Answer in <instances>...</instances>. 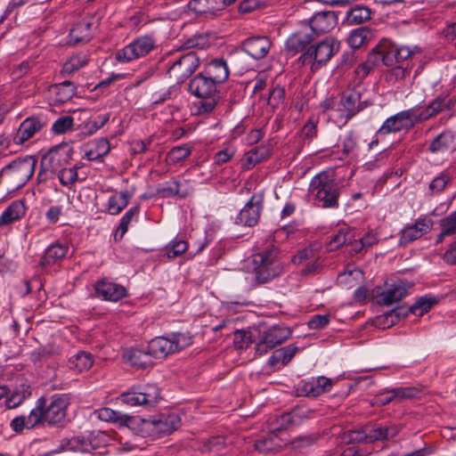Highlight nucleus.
I'll list each match as a JSON object with an SVG mask.
<instances>
[{
	"label": "nucleus",
	"instance_id": "ea45409f",
	"mask_svg": "<svg viewBox=\"0 0 456 456\" xmlns=\"http://www.w3.org/2000/svg\"><path fill=\"white\" fill-rule=\"evenodd\" d=\"M454 140V134L450 130H444L436 135L428 146V151L432 153L443 152L447 151Z\"/></svg>",
	"mask_w": 456,
	"mask_h": 456
},
{
	"label": "nucleus",
	"instance_id": "cd10ccee",
	"mask_svg": "<svg viewBox=\"0 0 456 456\" xmlns=\"http://www.w3.org/2000/svg\"><path fill=\"white\" fill-rule=\"evenodd\" d=\"M147 346L154 359L165 358L168 354H175L170 336L156 337Z\"/></svg>",
	"mask_w": 456,
	"mask_h": 456
},
{
	"label": "nucleus",
	"instance_id": "0eeeda50",
	"mask_svg": "<svg viewBox=\"0 0 456 456\" xmlns=\"http://www.w3.org/2000/svg\"><path fill=\"white\" fill-rule=\"evenodd\" d=\"M291 336V330L282 324L269 327H260L255 338L256 354L263 355L281 345Z\"/></svg>",
	"mask_w": 456,
	"mask_h": 456
},
{
	"label": "nucleus",
	"instance_id": "0e129e2a",
	"mask_svg": "<svg viewBox=\"0 0 456 456\" xmlns=\"http://www.w3.org/2000/svg\"><path fill=\"white\" fill-rule=\"evenodd\" d=\"M77 166L69 168H62L59 171L58 178L63 186H69L75 183L77 180Z\"/></svg>",
	"mask_w": 456,
	"mask_h": 456
},
{
	"label": "nucleus",
	"instance_id": "a878e982",
	"mask_svg": "<svg viewBox=\"0 0 456 456\" xmlns=\"http://www.w3.org/2000/svg\"><path fill=\"white\" fill-rule=\"evenodd\" d=\"M94 414L97 419L102 421L112 422L121 427H129L130 424L134 423L137 420L135 417L123 414L107 407L95 410Z\"/></svg>",
	"mask_w": 456,
	"mask_h": 456
},
{
	"label": "nucleus",
	"instance_id": "6e6552de",
	"mask_svg": "<svg viewBox=\"0 0 456 456\" xmlns=\"http://www.w3.org/2000/svg\"><path fill=\"white\" fill-rule=\"evenodd\" d=\"M122 403L134 407H154L161 399L160 390L155 384H143L133 387L119 395Z\"/></svg>",
	"mask_w": 456,
	"mask_h": 456
},
{
	"label": "nucleus",
	"instance_id": "7ed1b4c3",
	"mask_svg": "<svg viewBox=\"0 0 456 456\" xmlns=\"http://www.w3.org/2000/svg\"><path fill=\"white\" fill-rule=\"evenodd\" d=\"M309 191L320 207L338 208L340 192L332 172L322 171L315 175L310 182Z\"/></svg>",
	"mask_w": 456,
	"mask_h": 456
},
{
	"label": "nucleus",
	"instance_id": "f257e3e1",
	"mask_svg": "<svg viewBox=\"0 0 456 456\" xmlns=\"http://www.w3.org/2000/svg\"><path fill=\"white\" fill-rule=\"evenodd\" d=\"M218 86L202 72L198 73L190 80L188 91L198 98L191 109L193 115L208 114L216 109L220 99Z\"/></svg>",
	"mask_w": 456,
	"mask_h": 456
},
{
	"label": "nucleus",
	"instance_id": "7c9ffc66",
	"mask_svg": "<svg viewBox=\"0 0 456 456\" xmlns=\"http://www.w3.org/2000/svg\"><path fill=\"white\" fill-rule=\"evenodd\" d=\"M367 429V440L369 444L376 441H385L389 438L395 437L398 433L399 429L396 426H366Z\"/></svg>",
	"mask_w": 456,
	"mask_h": 456
},
{
	"label": "nucleus",
	"instance_id": "4c0bfd02",
	"mask_svg": "<svg viewBox=\"0 0 456 456\" xmlns=\"http://www.w3.org/2000/svg\"><path fill=\"white\" fill-rule=\"evenodd\" d=\"M370 17L371 11L370 8L357 4L346 12V21L348 25H359L370 20Z\"/></svg>",
	"mask_w": 456,
	"mask_h": 456
},
{
	"label": "nucleus",
	"instance_id": "864d4df0",
	"mask_svg": "<svg viewBox=\"0 0 456 456\" xmlns=\"http://www.w3.org/2000/svg\"><path fill=\"white\" fill-rule=\"evenodd\" d=\"M56 97L61 102H66L69 101L75 94L77 87L69 80H65L55 86Z\"/></svg>",
	"mask_w": 456,
	"mask_h": 456
},
{
	"label": "nucleus",
	"instance_id": "72a5a7b5",
	"mask_svg": "<svg viewBox=\"0 0 456 456\" xmlns=\"http://www.w3.org/2000/svg\"><path fill=\"white\" fill-rule=\"evenodd\" d=\"M298 347L294 345H289L287 346L275 350L268 359V365L274 367L281 363L282 366H286L297 353Z\"/></svg>",
	"mask_w": 456,
	"mask_h": 456
},
{
	"label": "nucleus",
	"instance_id": "338daca9",
	"mask_svg": "<svg viewBox=\"0 0 456 456\" xmlns=\"http://www.w3.org/2000/svg\"><path fill=\"white\" fill-rule=\"evenodd\" d=\"M348 235L349 232H345L343 229L339 230L337 234L330 237L328 244L329 249L332 251L338 249L346 243H351V236L349 237Z\"/></svg>",
	"mask_w": 456,
	"mask_h": 456
},
{
	"label": "nucleus",
	"instance_id": "a19ab883",
	"mask_svg": "<svg viewBox=\"0 0 456 456\" xmlns=\"http://www.w3.org/2000/svg\"><path fill=\"white\" fill-rule=\"evenodd\" d=\"M312 411L306 407H296L290 412L283 413L281 416V428H288L290 425H297L303 419L310 417Z\"/></svg>",
	"mask_w": 456,
	"mask_h": 456
},
{
	"label": "nucleus",
	"instance_id": "ddd939ff",
	"mask_svg": "<svg viewBox=\"0 0 456 456\" xmlns=\"http://www.w3.org/2000/svg\"><path fill=\"white\" fill-rule=\"evenodd\" d=\"M415 126L411 110L399 111L387 118L378 129V134H396L401 131L408 132Z\"/></svg>",
	"mask_w": 456,
	"mask_h": 456
},
{
	"label": "nucleus",
	"instance_id": "f03ea898",
	"mask_svg": "<svg viewBox=\"0 0 456 456\" xmlns=\"http://www.w3.org/2000/svg\"><path fill=\"white\" fill-rule=\"evenodd\" d=\"M279 247L273 242L252 256V282L255 286L265 284L280 274L277 260L280 256Z\"/></svg>",
	"mask_w": 456,
	"mask_h": 456
},
{
	"label": "nucleus",
	"instance_id": "c756f323",
	"mask_svg": "<svg viewBox=\"0 0 456 456\" xmlns=\"http://www.w3.org/2000/svg\"><path fill=\"white\" fill-rule=\"evenodd\" d=\"M92 23L83 20L77 22L69 31L68 44L77 45L81 43H86L92 38Z\"/></svg>",
	"mask_w": 456,
	"mask_h": 456
},
{
	"label": "nucleus",
	"instance_id": "37998d69",
	"mask_svg": "<svg viewBox=\"0 0 456 456\" xmlns=\"http://www.w3.org/2000/svg\"><path fill=\"white\" fill-rule=\"evenodd\" d=\"M88 63L86 55L79 53L69 58L63 64L61 70L62 77H69Z\"/></svg>",
	"mask_w": 456,
	"mask_h": 456
},
{
	"label": "nucleus",
	"instance_id": "bf43d9fd",
	"mask_svg": "<svg viewBox=\"0 0 456 456\" xmlns=\"http://www.w3.org/2000/svg\"><path fill=\"white\" fill-rule=\"evenodd\" d=\"M170 338L175 353L188 347L192 343V337L189 333H172Z\"/></svg>",
	"mask_w": 456,
	"mask_h": 456
},
{
	"label": "nucleus",
	"instance_id": "e433bc0d",
	"mask_svg": "<svg viewBox=\"0 0 456 456\" xmlns=\"http://www.w3.org/2000/svg\"><path fill=\"white\" fill-rule=\"evenodd\" d=\"M109 436L105 432L94 430L86 436L87 452L102 454L104 449L109 443Z\"/></svg>",
	"mask_w": 456,
	"mask_h": 456
},
{
	"label": "nucleus",
	"instance_id": "9d476101",
	"mask_svg": "<svg viewBox=\"0 0 456 456\" xmlns=\"http://www.w3.org/2000/svg\"><path fill=\"white\" fill-rule=\"evenodd\" d=\"M141 421L142 431L147 432L154 438L171 434L181 424V419L176 413H162L149 419H141Z\"/></svg>",
	"mask_w": 456,
	"mask_h": 456
},
{
	"label": "nucleus",
	"instance_id": "9b49d317",
	"mask_svg": "<svg viewBox=\"0 0 456 456\" xmlns=\"http://www.w3.org/2000/svg\"><path fill=\"white\" fill-rule=\"evenodd\" d=\"M200 65V58L194 51L181 54L167 69V75L177 84L183 83Z\"/></svg>",
	"mask_w": 456,
	"mask_h": 456
},
{
	"label": "nucleus",
	"instance_id": "bb28decb",
	"mask_svg": "<svg viewBox=\"0 0 456 456\" xmlns=\"http://www.w3.org/2000/svg\"><path fill=\"white\" fill-rule=\"evenodd\" d=\"M69 247L66 244L56 241L48 246L42 257L39 265L42 267L50 266L63 259L67 255Z\"/></svg>",
	"mask_w": 456,
	"mask_h": 456
},
{
	"label": "nucleus",
	"instance_id": "69168bd1",
	"mask_svg": "<svg viewBox=\"0 0 456 456\" xmlns=\"http://www.w3.org/2000/svg\"><path fill=\"white\" fill-rule=\"evenodd\" d=\"M30 395H31L30 386L26 383H21L14 390L12 397L10 398V402L13 403V406H17V405L20 404L26 398L29 397Z\"/></svg>",
	"mask_w": 456,
	"mask_h": 456
},
{
	"label": "nucleus",
	"instance_id": "052dcab7",
	"mask_svg": "<svg viewBox=\"0 0 456 456\" xmlns=\"http://www.w3.org/2000/svg\"><path fill=\"white\" fill-rule=\"evenodd\" d=\"M410 110H411V115L415 125L425 122L436 117L428 104L423 108H421L419 105H416Z\"/></svg>",
	"mask_w": 456,
	"mask_h": 456
},
{
	"label": "nucleus",
	"instance_id": "412c9836",
	"mask_svg": "<svg viewBox=\"0 0 456 456\" xmlns=\"http://www.w3.org/2000/svg\"><path fill=\"white\" fill-rule=\"evenodd\" d=\"M272 42L267 37H252L241 43V52L254 60L264 59L269 53Z\"/></svg>",
	"mask_w": 456,
	"mask_h": 456
},
{
	"label": "nucleus",
	"instance_id": "680f3d73",
	"mask_svg": "<svg viewBox=\"0 0 456 456\" xmlns=\"http://www.w3.org/2000/svg\"><path fill=\"white\" fill-rule=\"evenodd\" d=\"M59 163L60 159L57 153H49L45 155L41 159L38 175H41L43 172L54 173L58 168Z\"/></svg>",
	"mask_w": 456,
	"mask_h": 456
},
{
	"label": "nucleus",
	"instance_id": "393cba45",
	"mask_svg": "<svg viewBox=\"0 0 456 456\" xmlns=\"http://www.w3.org/2000/svg\"><path fill=\"white\" fill-rule=\"evenodd\" d=\"M376 51L380 55V61L384 65L390 67L399 63V45L390 41L389 39L383 38L375 46Z\"/></svg>",
	"mask_w": 456,
	"mask_h": 456
},
{
	"label": "nucleus",
	"instance_id": "603ef678",
	"mask_svg": "<svg viewBox=\"0 0 456 456\" xmlns=\"http://www.w3.org/2000/svg\"><path fill=\"white\" fill-rule=\"evenodd\" d=\"M452 176L447 171L441 172L429 183L428 191L430 195L440 194L451 182Z\"/></svg>",
	"mask_w": 456,
	"mask_h": 456
},
{
	"label": "nucleus",
	"instance_id": "774afa93",
	"mask_svg": "<svg viewBox=\"0 0 456 456\" xmlns=\"http://www.w3.org/2000/svg\"><path fill=\"white\" fill-rule=\"evenodd\" d=\"M441 229L444 231V234L448 236L456 233V210L452 212L449 216L440 220Z\"/></svg>",
	"mask_w": 456,
	"mask_h": 456
},
{
	"label": "nucleus",
	"instance_id": "de8ad7c7",
	"mask_svg": "<svg viewBox=\"0 0 456 456\" xmlns=\"http://www.w3.org/2000/svg\"><path fill=\"white\" fill-rule=\"evenodd\" d=\"M380 61V55L376 51L375 47L370 51L368 54V57L365 61L360 64L356 69L355 73L362 78L367 77L370 72L377 66V64Z\"/></svg>",
	"mask_w": 456,
	"mask_h": 456
},
{
	"label": "nucleus",
	"instance_id": "a211bd4d",
	"mask_svg": "<svg viewBox=\"0 0 456 456\" xmlns=\"http://www.w3.org/2000/svg\"><path fill=\"white\" fill-rule=\"evenodd\" d=\"M419 390L413 387H398L381 389L374 397V404L385 406L394 401H403L416 397Z\"/></svg>",
	"mask_w": 456,
	"mask_h": 456
},
{
	"label": "nucleus",
	"instance_id": "58836bf2",
	"mask_svg": "<svg viewBox=\"0 0 456 456\" xmlns=\"http://www.w3.org/2000/svg\"><path fill=\"white\" fill-rule=\"evenodd\" d=\"M94 363L92 354L86 351H79L69 359V368L70 370L82 372L88 370Z\"/></svg>",
	"mask_w": 456,
	"mask_h": 456
},
{
	"label": "nucleus",
	"instance_id": "1a4fd4ad",
	"mask_svg": "<svg viewBox=\"0 0 456 456\" xmlns=\"http://www.w3.org/2000/svg\"><path fill=\"white\" fill-rule=\"evenodd\" d=\"M156 48V37L152 35H142L117 51L115 58L118 62L126 63L147 56Z\"/></svg>",
	"mask_w": 456,
	"mask_h": 456
},
{
	"label": "nucleus",
	"instance_id": "8fccbe9b",
	"mask_svg": "<svg viewBox=\"0 0 456 456\" xmlns=\"http://www.w3.org/2000/svg\"><path fill=\"white\" fill-rule=\"evenodd\" d=\"M281 447L279 439L272 434L262 436L255 442V448L259 452H269L276 451Z\"/></svg>",
	"mask_w": 456,
	"mask_h": 456
},
{
	"label": "nucleus",
	"instance_id": "09e8293b",
	"mask_svg": "<svg viewBox=\"0 0 456 456\" xmlns=\"http://www.w3.org/2000/svg\"><path fill=\"white\" fill-rule=\"evenodd\" d=\"M188 249V242L183 239H174L172 240L165 248L164 254L169 259H174L183 253Z\"/></svg>",
	"mask_w": 456,
	"mask_h": 456
},
{
	"label": "nucleus",
	"instance_id": "3c124183",
	"mask_svg": "<svg viewBox=\"0 0 456 456\" xmlns=\"http://www.w3.org/2000/svg\"><path fill=\"white\" fill-rule=\"evenodd\" d=\"M270 153V149L266 145L256 146L246 153L247 164L252 167L257 163L265 159Z\"/></svg>",
	"mask_w": 456,
	"mask_h": 456
},
{
	"label": "nucleus",
	"instance_id": "6e6d98bb",
	"mask_svg": "<svg viewBox=\"0 0 456 456\" xmlns=\"http://www.w3.org/2000/svg\"><path fill=\"white\" fill-rule=\"evenodd\" d=\"M191 153V147L188 144H182L173 147L167 153V159L173 164L185 159Z\"/></svg>",
	"mask_w": 456,
	"mask_h": 456
},
{
	"label": "nucleus",
	"instance_id": "20e7f679",
	"mask_svg": "<svg viewBox=\"0 0 456 456\" xmlns=\"http://www.w3.org/2000/svg\"><path fill=\"white\" fill-rule=\"evenodd\" d=\"M69 401L70 397L67 394L53 395L49 403H46L45 397L38 398L34 410L39 412V426L46 423L51 427H62Z\"/></svg>",
	"mask_w": 456,
	"mask_h": 456
},
{
	"label": "nucleus",
	"instance_id": "c03bdc74",
	"mask_svg": "<svg viewBox=\"0 0 456 456\" xmlns=\"http://www.w3.org/2000/svg\"><path fill=\"white\" fill-rule=\"evenodd\" d=\"M129 193L127 191H120L119 193L111 195L109 198L107 204V211L110 215L119 214L129 202Z\"/></svg>",
	"mask_w": 456,
	"mask_h": 456
},
{
	"label": "nucleus",
	"instance_id": "c85d7f7f",
	"mask_svg": "<svg viewBox=\"0 0 456 456\" xmlns=\"http://www.w3.org/2000/svg\"><path fill=\"white\" fill-rule=\"evenodd\" d=\"M110 118V113H104L98 115L94 118H89L87 121L80 124L77 128V130L79 131L77 135L80 136V140L95 134L108 123Z\"/></svg>",
	"mask_w": 456,
	"mask_h": 456
},
{
	"label": "nucleus",
	"instance_id": "4be33fe9",
	"mask_svg": "<svg viewBox=\"0 0 456 456\" xmlns=\"http://www.w3.org/2000/svg\"><path fill=\"white\" fill-rule=\"evenodd\" d=\"M217 86L224 84L229 77L230 70L224 58H216L208 62L201 71Z\"/></svg>",
	"mask_w": 456,
	"mask_h": 456
},
{
	"label": "nucleus",
	"instance_id": "dca6fc26",
	"mask_svg": "<svg viewBox=\"0 0 456 456\" xmlns=\"http://www.w3.org/2000/svg\"><path fill=\"white\" fill-rule=\"evenodd\" d=\"M263 195L254 194L240 211L235 218V223L243 226L252 227L256 225L260 218L263 208Z\"/></svg>",
	"mask_w": 456,
	"mask_h": 456
},
{
	"label": "nucleus",
	"instance_id": "423d86ee",
	"mask_svg": "<svg viewBox=\"0 0 456 456\" xmlns=\"http://www.w3.org/2000/svg\"><path fill=\"white\" fill-rule=\"evenodd\" d=\"M37 162V159L32 155L18 158L4 166L0 175L4 177L13 189H20L33 176Z\"/></svg>",
	"mask_w": 456,
	"mask_h": 456
},
{
	"label": "nucleus",
	"instance_id": "473e14b6",
	"mask_svg": "<svg viewBox=\"0 0 456 456\" xmlns=\"http://www.w3.org/2000/svg\"><path fill=\"white\" fill-rule=\"evenodd\" d=\"M39 419V412L35 411L33 408L27 417L20 415L12 419L10 427L15 433H21L24 428L32 429L38 427Z\"/></svg>",
	"mask_w": 456,
	"mask_h": 456
},
{
	"label": "nucleus",
	"instance_id": "4d7b16f0",
	"mask_svg": "<svg viewBox=\"0 0 456 456\" xmlns=\"http://www.w3.org/2000/svg\"><path fill=\"white\" fill-rule=\"evenodd\" d=\"M316 434L300 436L293 439L291 446L294 450L304 451L316 444L319 439Z\"/></svg>",
	"mask_w": 456,
	"mask_h": 456
},
{
	"label": "nucleus",
	"instance_id": "f3484780",
	"mask_svg": "<svg viewBox=\"0 0 456 456\" xmlns=\"http://www.w3.org/2000/svg\"><path fill=\"white\" fill-rule=\"evenodd\" d=\"M94 291L99 298L110 302H118L128 296L126 287L109 278L98 280L94 284Z\"/></svg>",
	"mask_w": 456,
	"mask_h": 456
},
{
	"label": "nucleus",
	"instance_id": "2f4dec72",
	"mask_svg": "<svg viewBox=\"0 0 456 456\" xmlns=\"http://www.w3.org/2000/svg\"><path fill=\"white\" fill-rule=\"evenodd\" d=\"M26 213V207L22 200L12 201L0 216V226L11 224L20 220Z\"/></svg>",
	"mask_w": 456,
	"mask_h": 456
},
{
	"label": "nucleus",
	"instance_id": "5701e85b",
	"mask_svg": "<svg viewBox=\"0 0 456 456\" xmlns=\"http://www.w3.org/2000/svg\"><path fill=\"white\" fill-rule=\"evenodd\" d=\"M124 359L127 363L136 368L144 369L154 364V357L150 354L148 346L126 350L124 354Z\"/></svg>",
	"mask_w": 456,
	"mask_h": 456
},
{
	"label": "nucleus",
	"instance_id": "4468645a",
	"mask_svg": "<svg viewBox=\"0 0 456 456\" xmlns=\"http://www.w3.org/2000/svg\"><path fill=\"white\" fill-rule=\"evenodd\" d=\"M314 35L307 25L302 27L290 34L285 42V52L290 55L295 56L298 53L306 52L314 42Z\"/></svg>",
	"mask_w": 456,
	"mask_h": 456
},
{
	"label": "nucleus",
	"instance_id": "f704fd0d",
	"mask_svg": "<svg viewBox=\"0 0 456 456\" xmlns=\"http://www.w3.org/2000/svg\"><path fill=\"white\" fill-rule=\"evenodd\" d=\"M91 148L86 151V158L91 161H102V158L110 151V142L106 138H99L90 144Z\"/></svg>",
	"mask_w": 456,
	"mask_h": 456
},
{
	"label": "nucleus",
	"instance_id": "5fc2aeb1",
	"mask_svg": "<svg viewBox=\"0 0 456 456\" xmlns=\"http://www.w3.org/2000/svg\"><path fill=\"white\" fill-rule=\"evenodd\" d=\"M297 391L301 396L317 397L320 395L318 386L316 384V379L301 380L297 385Z\"/></svg>",
	"mask_w": 456,
	"mask_h": 456
},
{
	"label": "nucleus",
	"instance_id": "b1692460",
	"mask_svg": "<svg viewBox=\"0 0 456 456\" xmlns=\"http://www.w3.org/2000/svg\"><path fill=\"white\" fill-rule=\"evenodd\" d=\"M410 285L399 281L389 285L377 298V302L380 305H391L400 301L408 293Z\"/></svg>",
	"mask_w": 456,
	"mask_h": 456
},
{
	"label": "nucleus",
	"instance_id": "2eb2a0df",
	"mask_svg": "<svg viewBox=\"0 0 456 456\" xmlns=\"http://www.w3.org/2000/svg\"><path fill=\"white\" fill-rule=\"evenodd\" d=\"M433 227V220L427 216H419L414 224L404 226L400 232L398 245L404 247L428 233Z\"/></svg>",
	"mask_w": 456,
	"mask_h": 456
},
{
	"label": "nucleus",
	"instance_id": "39448f33",
	"mask_svg": "<svg viewBox=\"0 0 456 456\" xmlns=\"http://www.w3.org/2000/svg\"><path fill=\"white\" fill-rule=\"evenodd\" d=\"M340 49V42L332 37H327L322 41L312 44L297 59L302 66H310L311 70H317L325 65Z\"/></svg>",
	"mask_w": 456,
	"mask_h": 456
},
{
	"label": "nucleus",
	"instance_id": "6ab92c4d",
	"mask_svg": "<svg viewBox=\"0 0 456 456\" xmlns=\"http://www.w3.org/2000/svg\"><path fill=\"white\" fill-rule=\"evenodd\" d=\"M46 126V119L43 116H31L24 119L20 125L13 141L16 144H23L40 132Z\"/></svg>",
	"mask_w": 456,
	"mask_h": 456
},
{
	"label": "nucleus",
	"instance_id": "aec40b11",
	"mask_svg": "<svg viewBox=\"0 0 456 456\" xmlns=\"http://www.w3.org/2000/svg\"><path fill=\"white\" fill-rule=\"evenodd\" d=\"M338 23L337 15L332 11H321L315 12L307 22L313 35H320L330 31Z\"/></svg>",
	"mask_w": 456,
	"mask_h": 456
},
{
	"label": "nucleus",
	"instance_id": "e2e57ef3",
	"mask_svg": "<svg viewBox=\"0 0 456 456\" xmlns=\"http://www.w3.org/2000/svg\"><path fill=\"white\" fill-rule=\"evenodd\" d=\"M190 10L196 13H214L216 11L214 3L211 0H191L188 4Z\"/></svg>",
	"mask_w": 456,
	"mask_h": 456
},
{
	"label": "nucleus",
	"instance_id": "a18cd8bd",
	"mask_svg": "<svg viewBox=\"0 0 456 456\" xmlns=\"http://www.w3.org/2000/svg\"><path fill=\"white\" fill-rule=\"evenodd\" d=\"M60 450L75 452H87L86 436H77L70 438H63L60 444Z\"/></svg>",
	"mask_w": 456,
	"mask_h": 456
},
{
	"label": "nucleus",
	"instance_id": "c9c22d12",
	"mask_svg": "<svg viewBox=\"0 0 456 456\" xmlns=\"http://www.w3.org/2000/svg\"><path fill=\"white\" fill-rule=\"evenodd\" d=\"M140 208L139 206H134L129 208L124 216L121 217L118 226L116 229L114 233V240L120 241L124 235L126 233L129 224L132 222H137L139 217Z\"/></svg>",
	"mask_w": 456,
	"mask_h": 456
},
{
	"label": "nucleus",
	"instance_id": "f8f14e48",
	"mask_svg": "<svg viewBox=\"0 0 456 456\" xmlns=\"http://www.w3.org/2000/svg\"><path fill=\"white\" fill-rule=\"evenodd\" d=\"M371 105L372 102L369 100L362 101V94L359 91L351 90L341 94L338 112L346 122Z\"/></svg>",
	"mask_w": 456,
	"mask_h": 456
},
{
	"label": "nucleus",
	"instance_id": "13d9d810",
	"mask_svg": "<svg viewBox=\"0 0 456 456\" xmlns=\"http://www.w3.org/2000/svg\"><path fill=\"white\" fill-rule=\"evenodd\" d=\"M74 118L71 116H62L57 118L52 126V133L53 134H63L72 129Z\"/></svg>",
	"mask_w": 456,
	"mask_h": 456
},
{
	"label": "nucleus",
	"instance_id": "79ce46f5",
	"mask_svg": "<svg viewBox=\"0 0 456 456\" xmlns=\"http://www.w3.org/2000/svg\"><path fill=\"white\" fill-rule=\"evenodd\" d=\"M438 298L432 295H425L419 297L413 305L409 306L411 314L422 316L438 303Z\"/></svg>",
	"mask_w": 456,
	"mask_h": 456
},
{
	"label": "nucleus",
	"instance_id": "49530a36",
	"mask_svg": "<svg viewBox=\"0 0 456 456\" xmlns=\"http://www.w3.org/2000/svg\"><path fill=\"white\" fill-rule=\"evenodd\" d=\"M371 37V32L369 28L362 27L354 29L348 38L347 43L349 46L355 50L362 46Z\"/></svg>",
	"mask_w": 456,
	"mask_h": 456
}]
</instances>
